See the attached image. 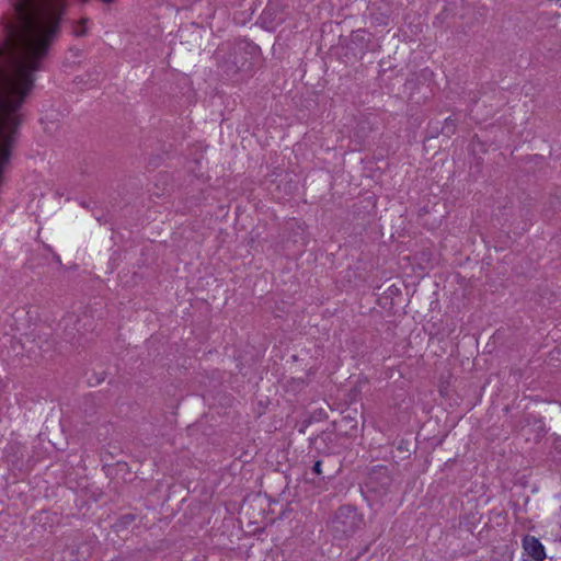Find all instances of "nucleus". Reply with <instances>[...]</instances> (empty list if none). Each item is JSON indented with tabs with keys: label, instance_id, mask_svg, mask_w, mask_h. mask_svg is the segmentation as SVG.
I'll return each instance as SVG.
<instances>
[{
	"label": "nucleus",
	"instance_id": "nucleus-1",
	"mask_svg": "<svg viewBox=\"0 0 561 561\" xmlns=\"http://www.w3.org/2000/svg\"><path fill=\"white\" fill-rule=\"evenodd\" d=\"M363 516L352 505H342L332 520V531L336 538H346L355 534L363 525Z\"/></svg>",
	"mask_w": 561,
	"mask_h": 561
},
{
	"label": "nucleus",
	"instance_id": "nucleus-2",
	"mask_svg": "<svg viewBox=\"0 0 561 561\" xmlns=\"http://www.w3.org/2000/svg\"><path fill=\"white\" fill-rule=\"evenodd\" d=\"M523 549L535 561H543L546 559L543 545L534 536L526 535L523 538Z\"/></svg>",
	"mask_w": 561,
	"mask_h": 561
},
{
	"label": "nucleus",
	"instance_id": "nucleus-3",
	"mask_svg": "<svg viewBox=\"0 0 561 561\" xmlns=\"http://www.w3.org/2000/svg\"><path fill=\"white\" fill-rule=\"evenodd\" d=\"M321 465H322V462L320 460L314 462V465L312 467V472L314 474L320 476L322 473Z\"/></svg>",
	"mask_w": 561,
	"mask_h": 561
},
{
	"label": "nucleus",
	"instance_id": "nucleus-4",
	"mask_svg": "<svg viewBox=\"0 0 561 561\" xmlns=\"http://www.w3.org/2000/svg\"><path fill=\"white\" fill-rule=\"evenodd\" d=\"M297 385H298V386H304V380H298V381H297Z\"/></svg>",
	"mask_w": 561,
	"mask_h": 561
}]
</instances>
